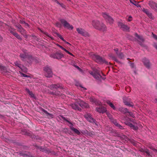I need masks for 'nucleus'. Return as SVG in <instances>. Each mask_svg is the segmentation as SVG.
Masks as SVG:
<instances>
[{
  "label": "nucleus",
  "instance_id": "nucleus-47",
  "mask_svg": "<svg viewBox=\"0 0 157 157\" xmlns=\"http://www.w3.org/2000/svg\"><path fill=\"white\" fill-rule=\"evenodd\" d=\"M153 37L157 40V36L152 33Z\"/></svg>",
  "mask_w": 157,
  "mask_h": 157
},
{
  "label": "nucleus",
  "instance_id": "nucleus-61",
  "mask_svg": "<svg viewBox=\"0 0 157 157\" xmlns=\"http://www.w3.org/2000/svg\"><path fill=\"white\" fill-rule=\"evenodd\" d=\"M75 67L77 69H80V68L79 67H78V66H75Z\"/></svg>",
  "mask_w": 157,
  "mask_h": 157
},
{
  "label": "nucleus",
  "instance_id": "nucleus-44",
  "mask_svg": "<svg viewBox=\"0 0 157 157\" xmlns=\"http://www.w3.org/2000/svg\"><path fill=\"white\" fill-rule=\"evenodd\" d=\"M54 2H56L58 4H59L62 7H63V5L62 3H59L57 1V0H52Z\"/></svg>",
  "mask_w": 157,
  "mask_h": 157
},
{
  "label": "nucleus",
  "instance_id": "nucleus-22",
  "mask_svg": "<svg viewBox=\"0 0 157 157\" xmlns=\"http://www.w3.org/2000/svg\"><path fill=\"white\" fill-rule=\"evenodd\" d=\"M0 71L2 73L7 72V71L6 67L4 66L0 65Z\"/></svg>",
  "mask_w": 157,
  "mask_h": 157
},
{
  "label": "nucleus",
  "instance_id": "nucleus-8",
  "mask_svg": "<svg viewBox=\"0 0 157 157\" xmlns=\"http://www.w3.org/2000/svg\"><path fill=\"white\" fill-rule=\"evenodd\" d=\"M75 102L82 108H87L89 107V105L87 103L84 102L83 101L80 99H76L75 100Z\"/></svg>",
  "mask_w": 157,
  "mask_h": 157
},
{
  "label": "nucleus",
  "instance_id": "nucleus-24",
  "mask_svg": "<svg viewBox=\"0 0 157 157\" xmlns=\"http://www.w3.org/2000/svg\"><path fill=\"white\" fill-rule=\"evenodd\" d=\"M124 103L126 105L130 107H132L134 105V104L132 102H129L128 101H124Z\"/></svg>",
  "mask_w": 157,
  "mask_h": 157
},
{
  "label": "nucleus",
  "instance_id": "nucleus-40",
  "mask_svg": "<svg viewBox=\"0 0 157 157\" xmlns=\"http://www.w3.org/2000/svg\"><path fill=\"white\" fill-rule=\"evenodd\" d=\"M63 119L64 120V121H67V122L69 124H71V126H72L73 125L70 122V121H68L67 119L65 117H63Z\"/></svg>",
  "mask_w": 157,
  "mask_h": 157
},
{
  "label": "nucleus",
  "instance_id": "nucleus-38",
  "mask_svg": "<svg viewBox=\"0 0 157 157\" xmlns=\"http://www.w3.org/2000/svg\"><path fill=\"white\" fill-rule=\"evenodd\" d=\"M109 56L113 59V60L114 61L117 62L118 61L117 59L116 58V57L112 54H111L109 55Z\"/></svg>",
  "mask_w": 157,
  "mask_h": 157
},
{
  "label": "nucleus",
  "instance_id": "nucleus-11",
  "mask_svg": "<svg viewBox=\"0 0 157 157\" xmlns=\"http://www.w3.org/2000/svg\"><path fill=\"white\" fill-rule=\"evenodd\" d=\"M118 25L120 28L124 31H127L129 30V28L127 25L123 24L121 22H118Z\"/></svg>",
  "mask_w": 157,
  "mask_h": 157
},
{
  "label": "nucleus",
  "instance_id": "nucleus-48",
  "mask_svg": "<svg viewBox=\"0 0 157 157\" xmlns=\"http://www.w3.org/2000/svg\"><path fill=\"white\" fill-rule=\"evenodd\" d=\"M132 20V17L131 16H130L128 17V21H130Z\"/></svg>",
  "mask_w": 157,
  "mask_h": 157
},
{
  "label": "nucleus",
  "instance_id": "nucleus-3",
  "mask_svg": "<svg viewBox=\"0 0 157 157\" xmlns=\"http://www.w3.org/2000/svg\"><path fill=\"white\" fill-rule=\"evenodd\" d=\"M85 118L89 122L94 124L96 126H98L99 125L98 123L94 118H93L92 115L88 113H86L84 115Z\"/></svg>",
  "mask_w": 157,
  "mask_h": 157
},
{
  "label": "nucleus",
  "instance_id": "nucleus-32",
  "mask_svg": "<svg viewBox=\"0 0 157 157\" xmlns=\"http://www.w3.org/2000/svg\"><path fill=\"white\" fill-rule=\"evenodd\" d=\"M93 77L97 79H99L100 78H102V76H101V75H98L96 74L94 75Z\"/></svg>",
  "mask_w": 157,
  "mask_h": 157
},
{
  "label": "nucleus",
  "instance_id": "nucleus-26",
  "mask_svg": "<svg viewBox=\"0 0 157 157\" xmlns=\"http://www.w3.org/2000/svg\"><path fill=\"white\" fill-rule=\"evenodd\" d=\"M109 117V118L110 119V120L112 122H113L116 126H117V125L118 124H119L117 123V121L116 120H115L113 118L110 117L109 115L108 116Z\"/></svg>",
  "mask_w": 157,
  "mask_h": 157
},
{
  "label": "nucleus",
  "instance_id": "nucleus-10",
  "mask_svg": "<svg viewBox=\"0 0 157 157\" xmlns=\"http://www.w3.org/2000/svg\"><path fill=\"white\" fill-rule=\"evenodd\" d=\"M48 87L51 90H54L55 89L57 90L58 89H63L64 88V86L62 84H52L50 85Z\"/></svg>",
  "mask_w": 157,
  "mask_h": 157
},
{
  "label": "nucleus",
  "instance_id": "nucleus-42",
  "mask_svg": "<svg viewBox=\"0 0 157 157\" xmlns=\"http://www.w3.org/2000/svg\"><path fill=\"white\" fill-rule=\"evenodd\" d=\"M56 25L59 27V28H60L61 27H62V25H61V24L59 23V22H56Z\"/></svg>",
  "mask_w": 157,
  "mask_h": 157
},
{
  "label": "nucleus",
  "instance_id": "nucleus-13",
  "mask_svg": "<svg viewBox=\"0 0 157 157\" xmlns=\"http://www.w3.org/2000/svg\"><path fill=\"white\" fill-rule=\"evenodd\" d=\"M149 5L150 7L154 10L157 12V3L153 1H150Z\"/></svg>",
  "mask_w": 157,
  "mask_h": 157
},
{
  "label": "nucleus",
  "instance_id": "nucleus-5",
  "mask_svg": "<svg viewBox=\"0 0 157 157\" xmlns=\"http://www.w3.org/2000/svg\"><path fill=\"white\" fill-rule=\"evenodd\" d=\"M102 15L105 19L106 21L109 24H112L114 21L113 19L109 14L106 13H103Z\"/></svg>",
  "mask_w": 157,
  "mask_h": 157
},
{
  "label": "nucleus",
  "instance_id": "nucleus-18",
  "mask_svg": "<svg viewBox=\"0 0 157 157\" xmlns=\"http://www.w3.org/2000/svg\"><path fill=\"white\" fill-rule=\"evenodd\" d=\"M17 27L18 28L17 30L21 34H23L25 33V31L22 27L20 25H18L17 26Z\"/></svg>",
  "mask_w": 157,
  "mask_h": 157
},
{
  "label": "nucleus",
  "instance_id": "nucleus-12",
  "mask_svg": "<svg viewBox=\"0 0 157 157\" xmlns=\"http://www.w3.org/2000/svg\"><path fill=\"white\" fill-rule=\"evenodd\" d=\"M76 31L79 34L82 36H86L88 35V33L83 29L77 28L76 29Z\"/></svg>",
  "mask_w": 157,
  "mask_h": 157
},
{
  "label": "nucleus",
  "instance_id": "nucleus-15",
  "mask_svg": "<svg viewBox=\"0 0 157 157\" xmlns=\"http://www.w3.org/2000/svg\"><path fill=\"white\" fill-rule=\"evenodd\" d=\"M142 61L144 64V66L147 68H149L150 67L151 64L149 60L146 58H144L142 60Z\"/></svg>",
  "mask_w": 157,
  "mask_h": 157
},
{
  "label": "nucleus",
  "instance_id": "nucleus-54",
  "mask_svg": "<svg viewBox=\"0 0 157 157\" xmlns=\"http://www.w3.org/2000/svg\"><path fill=\"white\" fill-rule=\"evenodd\" d=\"M130 66L132 68H134V65L133 63H131L130 64Z\"/></svg>",
  "mask_w": 157,
  "mask_h": 157
},
{
  "label": "nucleus",
  "instance_id": "nucleus-51",
  "mask_svg": "<svg viewBox=\"0 0 157 157\" xmlns=\"http://www.w3.org/2000/svg\"><path fill=\"white\" fill-rule=\"evenodd\" d=\"M126 90L128 92H129L131 91V89L129 87H127L125 88Z\"/></svg>",
  "mask_w": 157,
  "mask_h": 157
},
{
  "label": "nucleus",
  "instance_id": "nucleus-27",
  "mask_svg": "<svg viewBox=\"0 0 157 157\" xmlns=\"http://www.w3.org/2000/svg\"><path fill=\"white\" fill-rule=\"evenodd\" d=\"M119 110L124 113H129L128 110L126 108H120Z\"/></svg>",
  "mask_w": 157,
  "mask_h": 157
},
{
  "label": "nucleus",
  "instance_id": "nucleus-7",
  "mask_svg": "<svg viewBox=\"0 0 157 157\" xmlns=\"http://www.w3.org/2000/svg\"><path fill=\"white\" fill-rule=\"evenodd\" d=\"M60 21L65 28L68 29H73V27L72 25H70V24L65 20L63 19H60Z\"/></svg>",
  "mask_w": 157,
  "mask_h": 157
},
{
  "label": "nucleus",
  "instance_id": "nucleus-21",
  "mask_svg": "<svg viewBox=\"0 0 157 157\" xmlns=\"http://www.w3.org/2000/svg\"><path fill=\"white\" fill-rule=\"evenodd\" d=\"M70 128L71 130L73 131L75 133L77 134L78 135H79L80 134V132L77 129L75 128L73 126V125L70 126Z\"/></svg>",
  "mask_w": 157,
  "mask_h": 157
},
{
  "label": "nucleus",
  "instance_id": "nucleus-63",
  "mask_svg": "<svg viewBox=\"0 0 157 157\" xmlns=\"http://www.w3.org/2000/svg\"><path fill=\"white\" fill-rule=\"evenodd\" d=\"M66 52H67L68 54H69V53H70V52H69L67 50H66Z\"/></svg>",
  "mask_w": 157,
  "mask_h": 157
},
{
  "label": "nucleus",
  "instance_id": "nucleus-34",
  "mask_svg": "<svg viewBox=\"0 0 157 157\" xmlns=\"http://www.w3.org/2000/svg\"><path fill=\"white\" fill-rule=\"evenodd\" d=\"M41 31L44 34V35H45L46 36H47L48 37H49L52 40L53 39V37L51 36L50 35H49L47 32H44L43 31H42V30H41Z\"/></svg>",
  "mask_w": 157,
  "mask_h": 157
},
{
  "label": "nucleus",
  "instance_id": "nucleus-39",
  "mask_svg": "<svg viewBox=\"0 0 157 157\" xmlns=\"http://www.w3.org/2000/svg\"><path fill=\"white\" fill-rule=\"evenodd\" d=\"M56 34L58 37L60 38L62 40H63L64 41V40L63 38L62 37V36H61V35L59 34L58 33H56Z\"/></svg>",
  "mask_w": 157,
  "mask_h": 157
},
{
  "label": "nucleus",
  "instance_id": "nucleus-14",
  "mask_svg": "<svg viewBox=\"0 0 157 157\" xmlns=\"http://www.w3.org/2000/svg\"><path fill=\"white\" fill-rule=\"evenodd\" d=\"M89 100L92 103H94L96 105L101 104V102L94 97L90 98H89Z\"/></svg>",
  "mask_w": 157,
  "mask_h": 157
},
{
  "label": "nucleus",
  "instance_id": "nucleus-52",
  "mask_svg": "<svg viewBox=\"0 0 157 157\" xmlns=\"http://www.w3.org/2000/svg\"><path fill=\"white\" fill-rule=\"evenodd\" d=\"M20 155L23 156H24V157H25L27 156V155L26 154H23L22 153H20Z\"/></svg>",
  "mask_w": 157,
  "mask_h": 157
},
{
  "label": "nucleus",
  "instance_id": "nucleus-55",
  "mask_svg": "<svg viewBox=\"0 0 157 157\" xmlns=\"http://www.w3.org/2000/svg\"><path fill=\"white\" fill-rule=\"evenodd\" d=\"M89 73H90V74L92 75L93 76H94V75L95 74L94 72L91 71H89Z\"/></svg>",
  "mask_w": 157,
  "mask_h": 157
},
{
  "label": "nucleus",
  "instance_id": "nucleus-19",
  "mask_svg": "<svg viewBox=\"0 0 157 157\" xmlns=\"http://www.w3.org/2000/svg\"><path fill=\"white\" fill-rule=\"evenodd\" d=\"M42 111L49 118H53V115L48 113L46 110L43 109Z\"/></svg>",
  "mask_w": 157,
  "mask_h": 157
},
{
  "label": "nucleus",
  "instance_id": "nucleus-64",
  "mask_svg": "<svg viewBox=\"0 0 157 157\" xmlns=\"http://www.w3.org/2000/svg\"><path fill=\"white\" fill-rule=\"evenodd\" d=\"M66 52H67L68 54H69V53H70V52H69L67 50H66Z\"/></svg>",
  "mask_w": 157,
  "mask_h": 157
},
{
  "label": "nucleus",
  "instance_id": "nucleus-35",
  "mask_svg": "<svg viewBox=\"0 0 157 157\" xmlns=\"http://www.w3.org/2000/svg\"><path fill=\"white\" fill-rule=\"evenodd\" d=\"M117 54L118 57L121 59H122L124 57V55L122 53H118V52H117Z\"/></svg>",
  "mask_w": 157,
  "mask_h": 157
},
{
  "label": "nucleus",
  "instance_id": "nucleus-57",
  "mask_svg": "<svg viewBox=\"0 0 157 157\" xmlns=\"http://www.w3.org/2000/svg\"><path fill=\"white\" fill-rule=\"evenodd\" d=\"M129 126L131 128H132V127L133 126V124L131 123H129L128 124Z\"/></svg>",
  "mask_w": 157,
  "mask_h": 157
},
{
  "label": "nucleus",
  "instance_id": "nucleus-43",
  "mask_svg": "<svg viewBox=\"0 0 157 157\" xmlns=\"http://www.w3.org/2000/svg\"><path fill=\"white\" fill-rule=\"evenodd\" d=\"M144 152H145L146 153V154L148 155L149 156L150 155V152L149 151V150L146 149H145L144 150Z\"/></svg>",
  "mask_w": 157,
  "mask_h": 157
},
{
  "label": "nucleus",
  "instance_id": "nucleus-36",
  "mask_svg": "<svg viewBox=\"0 0 157 157\" xmlns=\"http://www.w3.org/2000/svg\"><path fill=\"white\" fill-rule=\"evenodd\" d=\"M9 30L10 33L13 35H14V34L16 33V32L14 31V29H12V28H10Z\"/></svg>",
  "mask_w": 157,
  "mask_h": 157
},
{
  "label": "nucleus",
  "instance_id": "nucleus-2",
  "mask_svg": "<svg viewBox=\"0 0 157 157\" xmlns=\"http://www.w3.org/2000/svg\"><path fill=\"white\" fill-rule=\"evenodd\" d=\"M92 57L93 59L98 63L100 64L105 63L107 64H108V62L98 55L94 54L92 56Z\"/></svg>",
  "mask_w": 157,
  "mask_h": 157
},
{
  "label": "nucleus",
  "instance_id": "nucleus-17",
  "mask_svg": "<svg viewBox=\"0 0 157 157\" xmlns=\"http://www.w3.org/2000/svg\"><path fill=\"white\" fill-rule=\"evenodd\" d=\"M71 108L75 110H80L81 109L79 108V106L77 105L75 103H73L71 105Z\"/></svg>",
  "mask_w": 157,
  "mask_h": 157
},
{
  "label": "nucleus",
  "instance_id": "nucleus-45",
  "mask_svg": "<svg viewBox=\"0 0 157 157\" xmlns=\"http://www.w3.org/2000/svg\"><path fill=\"white\" fill-rule=\"evenodd\" d=\"M100 73L101 72L98 71V70H96L94 72V74H97V75H101L100 74Z\"/></svg>",
  "mask_w": 157,
  "mask_h": 157
},
{
  "label": "nucleus",
  "instance_id": "nucleus-31",
  "mask_svg": "<svg viewBox=\"0 0 157 157\" xmlns=\"http://www.w3.org/2000/svg\"><path fill=\"white\" fill-rule=\"evenodd\" d=\"M51 94L52 95H55L56 96H59L60 95V93L59 91L53 92L51 93Z\"/></svg>",
  "mask_w": 157,
  "mask_h": 157
},
{
  "label": "nucleus",
  "instance_id": "nucleus-16",
  "mask_svg": "<svg viewBox=\"0 0 157 157\" xmlns=\"http://www.w3.org/2000/svg\"><path fill=\"white\" fill-rule=\"evenodd\" d=\"M143 11L151 19H154V17L152 16L151 13L148 10L144 9Z\"/></svg>",
  "mask_w": 157,
  "mask_h": 157
},
{
  "label": "nucleus",
  "instance_id": "nucleus-33",
  "mask_svg": "<svg viewBox=\"0 0 157 157\" xmlns=\"http://www.w3.org/2000/svg\"><path fill=\"white\" fill-rule=\"evenodd\" d=\"M41 151L44 152L45 153H48L51 152L50 150H47V149L45 148H42V149H41Z\"/></svg>",
  "mask_w": 157,
  "mask_h": 157
},
{
  "label": "nucleus",
  "instance_id": "nucleus-53",
  "mask_svg": "<svg viewBox=\"0 0 157 157\" xmlns=\"http://www.w3.org/2000/svg\"><path fill=\"white\" fill-rule=\"evenodd\" d=\"M30 61H31V60H33V61H35V59H33V58L32 56H30Z\"/></svg>",
  "mask_w": 157,
  "mask_h": 157
},
{
  "label": "nucleus",
  "instance_id": "nucleus-49",
  "mask_svg": "<svg viewBox=\"0 0 157 157\" xmlns=\"http://www.w3.org/2000/svg\"><path fill=\"white\" fill-rule=\"evenodd\" d=\"M117 127H118L120 129H123V127L121 126V125H120L119 124L117 125Z\"/></svg>",
  "mask_w": 157,
  "mask_h": 157
},
{
  "label": "nucleus",
  "instance_id": "nucleus-28",
  "mask_svg": "<svg viewBox=\"0 0 157 157\" xmlns=\"http://www.w3.org/2000/svg\"><path fill=\"white\" fill-rule=\"evenodd\" d=\"M30 97L33 99L34 101V100H36L37 99V96L35 95L31 92H30Z\"/></svg>",
  "mask_w": 157,
  "mask_h": 157
},
{
  "label": "nucleus",
  "instance_id": "nucleus-25",
  "mask_svg": "<svg viewBox=\"0 0 157 157\" xmlns=\"http://www.w3.org/2000/svg\"><path fill=\"white\" fill-rule=\"evenodd\" d=\"M14 64L16 66L19 67L21 70H22L23 67V66L21 64L19 61H16L14 62Z\"/></svg>",
  "mask_w": 157,
  "mask_h": 157
},
{
  "label": "nucleus",
  "instance_id": "nucleus-50",
  "mask_svg": "<svg viewBox=\"0 0 157 157\" xmlns=\"http://www.w3.org/2000/svg\"><path fill=\"white\" fill-rule=\"evenodd\" d=\"M145 149H143L142 148H140L139 149V151L141 152H144V150Z\"/></svg>",
  "mask_w": 157,
  "mask_h": 157
},
{
  "label": "nucleus",
  "instance_id": "nucleus-58",
  "mask_svg": "<svg viewBox=\"0 0 157 157\" xmlns=\"http://www.w3.org/2000/svg\"><path fill=\"white\" fill-rule=\"evenodd\" d=\"M114 50L115 51V52H116V53H117V52H118V49L117 48H116L114 49Z\"/></svg>",
  "mask_w": 157,
  "mask_h": 157
},
{
  "label": "nucleus",
  "instance_id": "nucleus-46",
  "mask_svg": "<svg viewBox=\"0 0 157 157\" xmlns=\"http://www.w3.org/2000/svg\"><path fill=\"white\" fill-rule=\"evenodd\" d=\"M132 128L135 130H136L138 128V127L134 125H133V126L132 127Z\"/></svg>",
  "mask_w": 157,
  "mask_h": 157
},
{
  "label": "nucleus",
  "instance_id": "nucleus-29",
  "mask_svg": "<svg viewBox=\"0 0 157 157\" xmlns=\"http://www.w3.org/2000/svg\"><path fill=\"white\" fill-rule=\"evenodd\" d=\"M129 1L131 3L136 6L137 7H139L140 6V5L138 3H136V1L134 0H129Z\"/></svg>",
  "mask_w": 157,
  "mask_h": 157
},
{
  "label": "nucleus",
  "instance_id": "nucleus-23",
  "mask_svg": "<svg viewBox=\"0 0 157 157\" xmlns=\"http://www.w3.org/2000/svg\"><path fill=\"white\" fill-rule=\"evenodd\" d=\"M105 102L106 103L108 104L112 108L115 110L116 109V107L111 102H110L109 100H106L105 101Z\"/></svg>",
  "mask_w": 157,
  "mask_h": 157
},
{
  "label": "nucleus",
  "instance_id": "nucleus-30",
  "mask_svg": "<svg viewBox=\"0 0 157 157\" xmlns=\"http://www.w3.org/2000/svg\"><path fill=\"white\" fill-rule=\"evenodd\" d=\"M135 36L141 41H144L143 37L142 36H140L138 35L137 33H135Z\"/></svg>",
  "mask_w": 157,
  "mask_h": 157
},
{
  "label": "nucleus",
  "instance_id": "nucleus-62",
  "mask_svg": "<svg viewBox=\"0 0 157 157\" xmlns=\"http://www.w3.org/2000/svg\"><path fill=\"white\" fill-rule=\"evenodd\" d=\"M59 46L61 48V49H62L63 48V47L62 46H61V45H59Z\"/></svg>",
  "mask_w": 157,
  "mask_h": 157
},
{
  "label": "nucleus",
  "instance_id": "nucleus-4",
  "mask_svg": "<svg viewBox=\"0 0 157 157\" xmlns=\"http://www.w3.org/2000/svg\"><path fill=\"white\" fill-rule=\"evenodd\" d=\"M44 70L45 72V76L48 78L52 77L53 75L52 72L51 68L48 66H46L44 67Z\"/></svg>",
  "mask_w": 157,
  "mask_h": 157
},
{
  "label": "nucleus",
  "instance_id": "nucleus-20",
  "mask_svg": "<svg viewBox=\"0 0 157 157\" xmlns=\"http://www.w3.org/2000/svg\"><path fill=\"white\" fill-rule=\"evenodd\" d=\"M20 56L21 59L23 61H24L25 60L26 58H27L28 55L25 53H24L23 54L21 53L20 54Z\"/></svg>",
  "mask_w": 157,
  "mask_h": 157
},
{
  "label": "nucleus",
  "instance_id": "nucleus-9",
  "mask_svg": "<svg viewBox=\"0 0 157 157\" xmlns=\"http://www.w3.org/2000/svg\"><path fill=\"white\" fill-rule=\"evenodd\" d=\"M50 57L54 59H60L63 57V55L61 52H56L50 55Z\"/></svg>",
  "mask_w": 157,
  "mask_h": 157
},
{
  "label": "nucleus",
  "instance_id": "nucleus-41",
  "mask_svg": "<svg viewBox=\"0 0 157 157\" xmlns=\"http://www.w3.org/2000/svg\"><path fill=\"white\" fill-rule=\"evenodd\" d=\"M21 23L22 24H24V25L26 27L29 26L28 24L27 23H25V22L24 21H21Z\"/></svg>",
  "mask_w": 157,
  "mask_h": 157
},
{
  "label": "nucleus",
  "instance_id": "nucleus-37",
  "mask_svg": "<svg viewBox=\"0 0 157 157\" xmlns=\"http://www.w3.org/2000/svg\"><path fill=\"white\" fill-rule=\"evenodd\" d=\"M15 36L19 40H21V38L20 36L16 33L13 35Z\"/></svg>",
  "mask_w": 157,
  "mask_h": 157
},
{
  "label": "nucleus",
  "instance_id": "nucleus-6",
  "mask_svg": "<svg viewBox=\"0 0 157 157\" xmlns=\"http://www.w3.org/2000/svg\"><path fill=\"white\" fill-rule=\"evenodd\" d=\"M97 106H98V107L96 108V111L101 113H103L106 111L107 110L106 108L102 105L101 103V104L98 105Z\"/></svg>",
  "mask_w": 157,
  "mask_h": 157
},
{
  "label": "nucleus",
  "instance_id": "nucleus-59",
  "mask_svg": "<svg viewBox=\"0 0 157 157\" xmlns=\"http://www.w3.org/2000/svg\"><path fill=\"white\" fill-rule=\"evenodd\" d=\"M2 37L0 35V42L2 41Z\"/></svg>",
  "mask_w": 157,
  "mask_h": 157
},
{
  "label": "nucleus",
  "instance_id": "nucleus-1",
  "mask_svg": "<svg viewBox=\"0 0 157 157\" xmlns=\"http://www.w3.org/2000/svg\"><path fill=\"white\" fill-rule=\"evenodd\" d=\"M92 25L96 29L104 32L106 30V28L104 24L100 23L97 20H93L92 21Z\"/></svg>",
  "mask_w": 157,
  "mask_h": 157
},
{
  "label": "nucleus",
  "instance_id": "nucleus-60",
  "mask_svg": "<svg viewBox=\"0 0 157 157\" xmlns=\"http://www.w3.org/2000/svg\"><path fill=\"white\" fill-rule=\"evenodd\" d=\"M43 148V147H39V148L40 150V151H41V149H42V148Z\"/></svg>",
  "mask_w": 157,
  "mask_h": 157
},
{
  "label": "nucleus",
  "instance_id": "nucleus-56",
  "mask_svg": "<svg viewBox=\"0 0 157 157\" xmlns=\"http://www.w3.org/2000/svg\"><path fill=\"white\" fill-rule=\"evenodd\" d=\"M154 46L157 50V44H154Z\"/></svg>",
  "mask_w": 157,
  "mask_h": 157
}]
</instances>
